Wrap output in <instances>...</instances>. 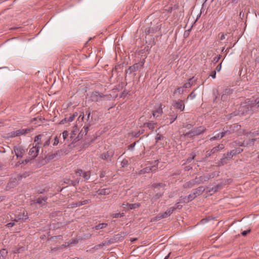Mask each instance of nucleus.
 <instances>
[{
  "mask_svg": "<svg viewBox=\"0 0 259 259\" xmlns=\"http://www.w3.org/2000/svg\"><path fill=\"white\" fill-rule=\"evenodd\" d=\"M259 98L254 100L248 101L242 104L239 108V112L242 114L254 112L257 111L259 107Z\"/></svg>",
  "mask_w": 259,
  "mask_h": 259,
  "instance_id": "obj_1",
  "label": "nucleus"
},
{
  "mask_svg": "<svg viewBox=\"0 0 259 259\" xmlns=\"http://www.w3.org/2000/svg\"><path fill=\"white\" fill-rule=\"evenodd\" d=\"M205 190V188L203 186H200L198 188L193 190L192 193L188 195L187 198H185L184 201L185 202H188L192 201L197 196L202 194Z\"/></svg>",
  "mask_w": 259,
  "mask_h": 259,
  "instance_id": "obj_2",
  "label": "nucleus"
},
{
  "mask_svg": "<svg viewBox=\"0 0 259 259\" xmlns=\"http://www.w3.org/2000/svg\"><path fill=\"white\" fill-rule=\"evenodd\" d=\"M205 130V128L203 126H199L197 127L196 129L191 130L190 132L184 133V136L187 138H192L194 136H198L201 133H203Z\"/></svg>",
  "mask_w": 259,
  "mask_h": 259,
  "instance_id": "obj_3",
  "label": "nucleus"
},
{
  "mask_svg": "<svg viewBox=\"0 0 259 259\" xmlns=\"http://www.w3.org/2000/svg\"><path fill=\"white\" fill-rule=\"evenodd\" d=\"M28 214L24 209L20 210V211L16 212L14 221L15 222L25 221L28 219Z\"/></svg>",
  "mask_w": 259,
  "mask_h": 259,
  "instance_id": "obj_4",
  "label": "nucleus"
},
{
  "mask_svg": "<svg viewBox=\"0 0 259 259\" xmlns=\"http://www.w3.org/2000/svg\"><path fill=\"white\" fill-rule=\"evenodd\" d=\"M176 209V208L174 207H171L168 208L166 211H165L164 213H161L158 214L154 219V221H157L158 220H160V219L167 218L168 216H169L174 211V210Z\"/></svg>",
  "mask_w": 259,
  "mask_h": 259,
  "instance_id": "obj_5",
  "label": "nucleus"
},
{
  "mask_svg": "<svg viewBox=\"0 0 259 259\" xmlns=\"http://www.w3.org/2000/svg\"><path fill=\"white\" fill-rule=\"evenodd\" d=\"M39 143H36L35 146H33L29 151V155L31 156L32 159L35 158L39 152Z\"/></svg>",
  "mask_w": 259,
  "mask_h": 259,
  "instance_id": "obj_6",
  "label": "nucleus"
},
{
  "mask_svg": "<svg viewBox=\"0 0 259 259\" xmlns=\"http://www.w3.org/2000/svg\"><path fill=\"white\" fill-rule=\"evenodd\" d=\"M219 187L220 186L219 185H215L212 187H207L205 190V197H207L209 196H211L213 193H215Z\"/></svg>",
  "mask_w": 259,
  "mask_h": 259,
  "instance_id": "obj_7",
  "label": "nucleus"
},
{
  "mask_svg": "<svg viewBox=\"0 0 259 259\" xmlns=\"http://www.w3.org/2000/svg\"><path fill=\"white\" fill-rule=\"evenodd\" d=\"M15 155L17 158H21L24 154L25 151L21 146H16L14 148Z\"/></svg>",
  "mask_w": 259,
  "mask_h": 259,
  "instance_id": "obj_8",
  "label": "nucleus"
},
{
  "mask_svg": "<svg viewBox=\"0 0 259 259\" xmlns=\"http://www.w3.org/2000/svg\"><path fill=\"white\" fill-rule=\"evenodd\" d=\"M144 64V61H141L138 63H136L133 66L130 67L128 69V71L130 72V73L135 72L137 71L139 68H142L143 67Z\"/></svg>",
  "mask_w": 259,
  "mask_h": 259,
  "instance_id": "obj_9",
  "label": "nucleus"
},
{
  "mask_svg": "<svg viewBox=\"0 0 259 259\" xmlns=\"http://www.w3.org/2000/svg\"><path fill=\"white\" fill-rule=\"evenodd\" d=\"M104 95L98 92H93L91 96V98L93 102H98L101 100Z\"/></svg>",
  "mask_w": 259,
  "mask_h": 259,
  "instance_id": "obj_10",
  "label": "nucleus"
},
{
  "mask_svg": "<svg viewBox=\"0 0 259 259\" xmlns=\"http://www.w3.org/2000/svg\"><path fill=\"white\" fill-rule=\"evenodd\" d=\"M78 115L77 112H75L73 113L72 114L70 115L69 117H65L62 120H61L60 122V123L61 124H65L67 122H70L74 120L75 118Z\"/></svg>",
  "mask_w": 259,
  "mask_h": 259,
  "instance_id": "obj_11",
  "label": "nucleus"
},
{
  "mask_svg": "<svg viewBox=\"0 0 259 259\" xmlns=\"http://www.w3.org/2000/svg\"><path fill=\"white\" fill-rule=\"evenodd\" d=\"M172 106L176 109L182 111L185 109V105L182 100L175 101L172 103Z\"/></svg>",
  "mask_w": 259,
  "mask_h": 259,
  "instance_id": "obj_12",
  "label": "nucleus"
},
{
  "mask_svg": "<svg viewBox=\"0 0 259 259\" xmlns=\"http://www.w3.org/2000/svg\"><path fill=\"white\" fill-rule=\"evenodd\" d=\"M210 178L211 176L208 175L202 176L199 177L195 178V182H196L197 184L203 183L205 182L208 181Z\"/></svg>",
  "mask_w": 259,
  "mask_h": 259,
  "instance_id": "obj_13",
  "label": "nucleus"
},
{
  "mask_svg": "<svg viewBox=\"0 0 259 259\" xmlns=\"http://www.w3.org/2000/svg\"><path fill=\"white\" fill-rule=\"evenodd\" d=\"M76 174L79 176H82L84 180H88L90 179L91 174L89 171H84L81 169H78L76 172Z\"/></svg>",
  "mask_w": 259,
  "mask_h": 259,
  "instance_id": "obj_14",
  "label": "nucleus"
},
{
  "mask_svg": "<svg viewBox=\"0 0 259 259\" xmlns=\"http://www.w3.org/2000/svg\"><path fill=\"white\" fill-rule=\"evenodd\" d=\"M113 151H108L106 153H103L100 155V158L103 160H111L113 156Z\"/></svg>",
  "mask_w": 259,
  "mask_h": 259,
  "instance_id": "obj_15",
  "label": "nucleus"
},
{
  "mask_svg": "<svg viewBox=\"0 0 259 259\" xmlns=\"http://www.w3.org/2000/svg\"><path fill=\"white\" fill-rule=\"evenodd\" d=\"M162 114V105H159L155 107V110L153 111V116L154 117L157 118L160 116Z\"/></svg>",
  "mask_w": 259,
  "mask_h": 259,
  "instance_id": "obj_16",
  "label": "nucleus"
},
{
  "mask_svg": "<svg viewBox=\"0 0 259 259\" xmlns=\"http://www.w3.org/2000/svg\"><path fill=\"white\" fill-rule=\"evenodd\" d=\"M157 164L151 166H148L143 169L141 171L142 173H149L150 172L155 171L157 169Z\"/></svg>",
  "mask_w": 259,
  "mask_h": 259,
  "instance_id": "obj_17",
  "label": "nucleus"
},
{
  "mask_svg": "<svg viewBox=\"0 0 259 259\" xmlns=\"http://www.w3.org/2000/svg\"><path fill=\"white\" fill-rule=\"evenodd\" d=\"M31 129L30 128H25V129H21L15 131V134L17 137L20 136L21 135H24L27 133H29L31 132Z\"/></svg>",
  "mask_w": 259,
  "mask_h": 259,
  "instance_id": "obj_18",
  "label": "nucleus"
},
{
  "mask_svg": "<svg viewBox=\"0 0 259 259\" xmlns=\"http://www.w3.org/2000/svg\"><path fill=\"white\" fill-rule=\"evenodd\" d=\"M111 190L109 188H105L98 190L96 191V193L101 195H106L110 193Z\"/></svg>",
  "mask_w": 259,
  "mask_h": 259,
  "instance_id": "obj_19",
  "label": "nucleus"
},
{
  "mask_svg": "<svg viewBox=\"0 0 259 259\" xmlns=\"http://www.w3.org/2000/svg\"><path fill=\"white\" fill-rule=\"evenodd\" d=\"M196 184H197V183H196V182H195V179L194 180H192L191 181H190L187 182L186 183H185L183 185V187L184 188H186V189L191 188H192L193 187H194Z\"/></svg>",
  "mask_w": 259,
  "mask_h": 259,
  "instance_id": "obj_20",
  "label": "nucleus"
},
{
  "mask_svg": "<svg viewBox=\"0 0 259 259\" xmlns=\"http://www.w3.org/2000/svg\"><path fill=\"white\" fill-rule=\"evenodd\" d=\"M225 146L223 144H220L217 146L213 147L210 151L211 154H214L216 152H219L220 150H222L224 148Z\"/></svg>",
  "mask_w": 259,
  "mask_h": 259,
  "instance_id": "obj_21",
  "label": "nucleus"
},
{
  "mask_svg": "<svg viewBox=\"0 0 259 259\" xmlns=\"http://www.w3.org/2000/svg\"><path fill=\"white\" fill-rule=\"evenodd\" d=\"M233 92L232 90L226 89L224 91V93L222 95V100L223 101H226L227 100L228 95L232 94Z\"/></svg>",
  "mask_w": 259,
  "mask_h": 259,
  "instance_id": "obj_22",
  "label": "nucleus"
},
{
  "mask_svg": "<svg viewBox=\"0 0 259 259\" xmlns=\"http://www.w3.org/2000/svg\"><path fill=\"white\" fill-rule=\"evenodd\" d=\"M193 77L190 78L183 85V88H190L193 84Z\"/></svg>",
  "mask_w": 259,
  "mask_h": 259,
  "instance_id": "obj_23",
  "label": "nucleus"
},
{
  "mask_svg": "<svg viewBox=\"0 0 259 259\" xmlns=\"http://www.w3.org/2000/svg\"><path fill=\"white\" fill-rule=\"evenodd\" d=\"M156 124H157L156 122H154L153 121H150L148 123H145L144 125L146 126L149 129L152 130L155 128Z\"/></svg>",
  "mask_w": 259,
  "mask_h": 259,
  "instance_id": "obj_24",
  "label": "nucleus"
},
{
  "mask_svg": "<svg viewBox=\"0 0 259 259\" xmlns=\"http://www.w3.org/2000/svg\"><path fill=\"white\" fill-rule=\"evenodd\" d=\"M108 224L107 223H101L93 228V229L99 230L106 228Z\"/></svg>",
  "mask_w": 259,
  "mask_h": 259,
  "instance_id": "obj_25",
  "label": "nucleus"
},
{
  "mask_svg": "<svg viewBox=\"0 0 259 259\" xmlns=\"http://www.w3.org/2000/svg\"><path fill=\"white\" fill-rule=\"evenodd\" d=\"M89 131V126H84L81 131L80 132L78 137L86 135Z\"/></svg>",
  "mask_w": 259,
  "mask_h": 259,
  "instance_id": "obj_26",
  "label": "nucleus"
},
{
  "mask_svg": "<svg viewBox=\"0 0 259 259\" xmlns=\"http://www.w3.org/2000/svg\"><path fill=\"white\" fill-rule=\"evenodd\" d=\"M47 199L44 198L39 197L37 199L36 201V203L41 205H43L45 204Z\"/></svg>",
  "mask_w": 259,
  "mask_h": 259,
  "instance_id": "obj_27",
  "label": "nucleus"
},
{
  "mask_svg": "<svg viewBox=\"0 0 259 259\" xmlns=\"http://www.w3.org/2000/svg\"><path fill=\"white\" fill-rule=\"evenodd\" d=\"M256 140V139H252L251 140V141L249 143H245L244 142H238V143H237L238 145H240V146H245V145H249V144H252L253 145L254 141Z\"/></svg>",
  "mask_w": 259,
  "mask_h": 259,
  "instance_id": "obj_28",
  "label": "nucleus"
},
{
  "mask_svg": "<svg viewBox=\"0 0 259 259\" xmlns=\"http://www.w3.org/2000/svg\"><path fill=\"white\" fill-rule=\"evenodd\" d=\"M7 254L6 249H3L0 250V259H5V256Z\"/></svg>",
  "mask_w": 259,
  "mask_h": 259,
  "instance_id": "obj_29",
  "label": "nucleus"
},
{
  "mask_svg": "<svg viewBox=\"0 0 259 259\" xmlns=\"http://www.w3.org/2000/svg\"><path fill=\"white\" fill-rule=\"evenodd\" d=\"M124 213H115L111 215L113 218H121L124 216Z\"/></svg>",
  "mask_w": 259,
  "mask_h": 259,
  "instance_id": "obj_30",
  "label": "nucleus"
},
{
  "mask_svg": "<svg viewBox=\"0 0 259 259\" xmlns=\"http://www.w3.org/2000/svg\"><path fill=\"white\" fill-rule=\"evenodd\" d=\"M140 205L139 203L130 204V205H128L129 209H135V208L139 207L140 206Z\"/></svg>",
  "mask_w": 259,
  "mask_h": 259,
  "instance_id": "obj_31",
  "label": "nucleus"
},
{
  "mask_svg": "<svg viewBox=\"0 0 259 259\" xmlns=\"http://www.w3.org/2000/svg\"><path fill=\"white\" fill-rule=\"evenodd\" d=\"M196 156V154L194 153H192L191 154V155H190V157H189L187 160V162H191L192 160H193L194 159V158Z\"/></svg>",
  "mask_w": 259,
  "mask_h": 259,
  "instance_id": "obj_32",
  "label": "nucleus"
},
{
  "mask_svg": "<svg viewBox=\"0 0 259 259\" xmlns=\"http://www.w3.org/2000/svg\"><path fill=\"white\" fill-rule=\"evenodd\" d=\"M16 134H15V131H14V132H12L11 133H9L7 134V137L8 138H14V137H16L17 136L15 135Z\"/></svg>",
  "mask_w": 259,
  "mask_h": 259,
  "instance_id": "obj_33",
  "label": "nucleus"
},
{
  "mask_svg": "<svg viewBox=\"0 0 259 259\" xmlns=\"http://www.w3.org/2000/svg\"><path fill=\"white\" fill-rule=\"evenodd\" d=\"M236 155L234 150L231 151L230 152H228L227 154V157L229 158L232 157L234 155Z\"/></svg>",
  "mask_w": 259,
  "mask_h": 259,
  "instance_id": "obj_34",
  "label": "nucleus"
},
{
  "mask_svg": "<svg viewBox=\"0 0 259 259\" xmlns=\"http://www.w3.org/2000/svg\"><path fill=\"white\" fill-rule=\"evenodd\" d=\"M218 138H220V134L219 133L217 134L214 136H213L211 138H210V141H214V140L218 139Z\"/></svg>",
  "mask_w": 259,
  "mask_h": 259,
  "instance_id": "obj_35",
  "label": "nucleus"
},
{
  "mask_svg": "<svg viewBox=\"0 0 259 259\" xmlns=\"http://www.w3.org/2000/svg\"><path fill=\"white\" fill-rule=\"evenodd\" d=\"M219 134H220V138L221 139L223 137H224L226 134H230V132L226 131L222 132V133H219Z\"/></svg>",
  "mask_w": 259,
  "mask_h": 259,
  "instance_id": "obj_36",
  "label": "nucleus"
},
{
  "mask_svg": "<svg viewBox=\"0 0 259 259\" xmlns=\"http://www.w3.org/2000/svg\"><path fill=\"white\" fill-rule=\"evenodd\" d=\"M62 136L63 137L64 140H65L68 136V133L67 131H64L62 133Z\"/></svg>",
  "mask_w": 259,
  "mask_h": 259,
  "instance_id": "obj_37",
  "label": "nucleus"
},
{
  "mask_svg": "<svg viewBox=\"0 0 259 259\" xmlns=\"http://www.w3.org/2000/svg\"><path fill=\"white\" fill-rule=\"evenodd\" d=\"M177 118V113H175L170 118V123H172Z\"/></svg>",
  "mask_w": 259,
  "mask_h": 259,
  "instance_id": "obj_38",
  "label": "nucleus"
},
{
  "mask_svg": "<svg viewBox=\"0 0 259 259\" xmlns=\"http://www.w3.org/2000/svg\"><path fill=\"white\" fill-rule=\"evenodd\" d=\"M81 205H82L81 202L79 201V202H76L75 203L72 204L71 206L72 207H75L80 206Z\"/></svg>",
  "mask_w": 259,
  "mask_h": 259,
  "instance_id": "obj_39",
  "label": "nucleus"
},
{
  "mask_svg": "<svg viewBox=\"0 0 259 259\" xmlns=\"http://www.w3.org/2000/svg\"><path fill=\"white\" fill-rule=\"evenodd\" d=\"M233 150H234L235 154L240 153L241 152H242L243 151V149L241 148H236Z\"/></svg>",
  "mask_w": 259,
  "mask_h": 259,
  "instance_id": "obj_40",
  "label": "nucleus"
},
{
  "mask_svg": "<svg viewBox=\"0 0 259 259\" xmlns=\"http://www.w3.org/2000/svg\"><path fill=\"white\" fill-rule=\"evenodd\" d=\"M196 97V94L194 93V92H192L191 93V94L189 95L188 98H190L191 99H193Z\"/></svg>",
  "mask_w": 259,
  "mask_h": 259,
  "instance_id": "obj_41",
  "label": "nucleus"
},
{
  "mask_svg": "<svg viewBox=\"0 0 259 259\" xmlns=\"http://www.w3.org/2000/svg\"><path fill=\"white\" fill-rule=\"evenodd\" d=\"M41 139V135L36 136L34 138V142L39 143L38 141L40 140Z\"/></svg>",
  "mask_w": 259,
  "mask_h": 259,
  "instance_id": "obj_42",
  "label": "nucleus"
},
{
  "mask_svg": "<svg viewBox=\"0 0 259 259\" xmlns=\"http://www.w3.org/2000/svg\"><path fill=\"white\" fill-rule=\"evenodd\" d=\"M162 138V136L160 134H158L155 138L156 142H157Z\"/></svg>",
  "mask_w": 259,
  "mask_h": 259,
  "instance_id": "obj_43",
  "label": "nucleus"
},
{
  "mask_svg": "<svg viewBox=\"0 0 259 259\" xmlns=\"http://www.w3.org/2000/svg\"><path fill=\"white\" fill-rule=\"evenodd\" d=\"M221 58V56L219 55L218 56H217V57H215L214 58H213V62L214 63H217L219 61V60Z\"/></svg>",
  "mask_w": 259,
  "mask_h": 259,
  "instance_id": "obj_44",
  "label": "nucleus"
},
{
  "mask_svg": "<svg viewBox=\"0 0 259 259\" xmlns=\"http://www.w3.org/2000/svg\"><path fill=\"white\" fill-rule=\"evenodd\" d=\"M58 143H59V139H58L57 137H56L54 138V141L53 145L54 146H56V145H57L58 144Z\"/></svg>",
  "mask_w": 259,
  "mask_h": 259,
  "instance_id": "obj_45",
  "label": "nucleus"
},
{
  "mask_svg": "<svg viewBox=\"0 0 259 259\" xmlns=\"http://www.w3.org/2000/svg\"><path fill=\"white\" fill-rule=\"evenodd\" d=\"M50 140L51 138H50L49 139H48L44 144V146L46 147L50 145Z\"/></svg>",
  "mask_w": 259,
  "mask_h": 259,
  "instance_id": "obj_46",
  "label": "nucleus"
},
{
  "mask_svg": "<svg viewBox=\"0 0 259 259\" xmlns=\"http://www.w3.org/2000/svg\"><path fill=\"white\" fill-rule=\"evenodd\" d=\"M162 196V194L158 193L153 197L154 200H156Z\"/></svg>",
  "mask_w": 259,
  "mask_h": 259,
  "instance_id": "obj_47",
  "label": "nucleus"
},
{
  "mask_svg": "<svg viewBox=\"0 0 259 259\" xmlns=\"http://www.w3.org/2000/svg\"><path fill=\"white\" fill-rule=\"evenodd\" d=\"M210 76L212 77L213 78H215L216 77V71H211Z\"/></svg>",
  "mask_w": 259,
  "mask_h": 259,
  "instance_id": "obj_48",
  "label": "nucleus"
},
{
  "mask_svg": "<svg viewBox=\"0 0 259 259\" xmlns=\"http://www.w3.org/2000/svg\"><path fill=\"white\" fill-rule=\"evenodd\" d=\"M221 68H222V63H221L220 64H219L216 67L215 69H216V71H217L218 72H219L221 71Z\"/></svg>",
  "mask_w": 259,
  "mask_h": 259,
  "instance_id": "obj_49",
  "label": "nucleus"
},
{
  "mask_svg": "<svg viewBox=\"0 0 259 259\" xmlns=\"http://www.w3.org/2000/svg\"><path fill=\"white\" fill-rule=\"evenodd\" d=\"M183 92V89L182 88H178L176 91L175 92V93H177V92L179 93H181Z\"/></svg>",
  "mask_w": 259,
  "mask_h": 259,
  "instance_id": "obj_50",
  "label": "nucleus"
},
{
  "mask_svg": "<svg viewBox=\"0 0 259 259\" xmlns=\"http://www.w3.org/2000/svg\"><path fill=\"white\" fill-rule=\"evenodd\" d=\"M250 232V230L249 229V230H246V231H243L241 234L243 236H245L248 233H249Z\"/></svg>",
  "mask_w": 259,
  "mask_h": 259,
  "instance_id": "obj_51",
  "label": "nucleus"
},
{
  "mask_svg": "<svg viewBox=\"0 0 259 259\" xmlns=\"http://www.w3.org/2000/svg\"><path fill=\"white\" fill-rule=\"evenodd\" d=\"M91 200L88 199V200H84L82 201H81V204H82V205H84V204H86L87 203H89V202H90Z\"/></svg>",
  "mask_w": 259,
  "mask_h": 259,
  "instance_id": "obj_52",
  "label": "nucleus"
},
{
  "mask_svg": "<svg viewBox=\"0 0 259 259\" xmlns=\"http://www.w3.org/2000/svg\"><path fill=\"white\" fill-rule=\"evenodd\" d=\"M128 205H130V204H129V203L122 204V207H123L124 208L129 209Z\"/></svg>",
  "mask_w": 259,
  "mask_h": 259,
  "instance_id": "obj_53",
  "label": "nucleus"
},
{
  "mask_svg": "<svg viewBox=\"0 0 259 259\" xmlns=\"http://www.w3.org/2000/svg\"><path fill=\"white\" fill-rule=\"evenodd\" d=\"M91 111L90 110H88L86 112V114L87 115V119L89 120L90 117V115H91Z\"/></svg>",
  "mask_w": 259,
  "mask_h": 259,
  "instance_id": "obj_54",
  "label": "nucleus"
},
{
  "mask_svg": "<svg viewBox=\"0 0 259 259\" xmlns=\"http://www.w3.org/2000/svg\"><path fill=\"white\" fill-rule=\"evenodd\" d=\"M15 224L14 223H9L7 224V226L8 227H12L14 226Z\"/></svg>",
  "mask_w": 259,
  "mask_h": 259,
  "instance_id": "obj_55",
  "label": "nucleus"
},
{
  "mask_svg": "<svg viewBox=\"0 0 259 259\" xmlns=\"http://www.w3.org/2000/svg\"><path fill=\"white\" fill-rule=\"evenodd\" d=\"M226 34H223H223H221V37H220V39H221V40H224V39H225V38H226Z\"/></svg>",
  "mask_w": 259,
  "mask_h": 259,
  "instance_id": "obj_56",
  "label": "nucleus"
},
{
  "mask_svg": "<svg viewBox=\"0 0 259 259\" xmlns=\"http://www.w3.org/2000/svg\"><path fill=\"white\" fill-rule=\"evenodd\" d=\"M176 205H177L176 207H174L175 208H176V209H180L182 208V205H179L178 204H177Z\"/></svg>",
  "mask_w": 259,
  "mask_h": 259,
  "instance_id": "obj_57",
  "label": "nucleus"
},
{
  "mask_svg": "<svg viewBox=\"0 0 259 259\" xmlns=\"http://www.w3.org/2000/svg\"><path fill=\"white\" fill-rule=\"evenodd\" d=\"M71 184H72L73 186H75L77 184L79 183V181H76V182H73L72 181H71Z\"/></svg>",
  "mask_w": 259,
  "mask_h": 259,
  "instance_id": "obj_58",
  "label": "nucleus"
},
{
  "mask_svg": "<svg viewBox=\"0 0 259 259\" xmlns=\"http://www.w3.org/2000/svg\"><path fill=\"white\" fill-rule=\"evenodd\" d=\"M81 118L82 120L84 118V115H83V113H82L81 114H80L79 116V118Z\"/></svg>",
  "mask_w": 259,
  "mask_h": 259,
  "instance_id": "obj_59",
  "label": "nucleus"
},
{
  "mask_svg": "<svg viewBox=\"0 0 259 259\" xmlns=\"http://www.w3.org/2000/svg\"><path fill=\"white\" fill-rule=\"evenodd\" d=\"M74 128H75V130H73V131H72V134H73V135H74V134H75V133H74L76 132V130H77V126H76V125H75V126H74Z\"/></svg>",
  "mask_w": 259,
  "mask_h": 259,
  "instance_id": "obj_60",
  "label": "nucleus"
},
{
  "mask_svg": "<svg viewBox=\"0 0 259 259\" xmlns=\"http://www.w3.org/2000/svg\"><path fill=\"white\" fill-rule=\"evenodd\" d=\"M189 35V32L188 31H185V32L184 33V36L185 37H187Z\"/></svg>",
  "mask_w": 259,
  "mask_h": 259,
  "instance_id": "obj_61",
  "label": "nucleus"
},
{
  "mask_svg": "<svg viewBox=\"0 0 259 259\" xmlns=\"http://www.w3.org/2000/svg\"><path fill=\"white\" fill-rule=\"evenodd\" d=\"M135 145V143H134V144L130 145L129 146V148H131V149L133 148L134 147Z\"/></svg>",
  "mask_w": 259,
  "mask_h": 259,
  "instance_id": "obj_62",
  "label": "nucleus"
},
{
  "mask_svg": "<svg viewBox=\"0 0 259 259\" xmlns=\"http://www.w3.org/2000/svg\"><path fill=\"white\" fill-rule=\"evenodd\" d=\"M191 124H188L187 126H186V127L188 128H190L191 127Z\"/></svg>",
  "mask_w": 259,
  "mask_h": 259,
  "instance_id": "obj_63",
  "label": "nucleus"
},
{
  "mask_svg": "<svg viewBox=\"0 0 259 259\" xmlns=\"http://www.w3.org/2000/svg\"><path fill=\"white\" fill-rule=\"evenodd\" d=\"M170 253H169L167 256H166L164 258V259H167L169 256Z\"/></svg>",
  "mask_w": 259,
  "mask_h": 259,
  "instance_id": "obj_64",
  "label": "nucleus"
}]
</instances>
